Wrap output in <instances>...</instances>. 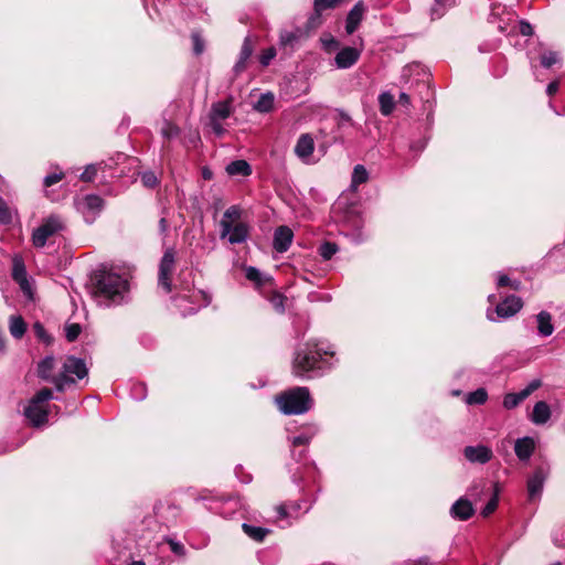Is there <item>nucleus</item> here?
<instances>
[{"label": "nucleus", "mask_w": 565, "mask_h": 565, "mask_svg": "<svg viewBox=\"0 0 565 565\" xmlns=\"http://www.w3.org/2000/svg\"><path fill=\"white\" fill-rule=\"evenodd\" d=\"M93 292L100 306H121L130 301V282L125 274L114 269H100L93 279Z\"/></svg>", "instance_id": "f257e3e1"}, {"label": "nucleus", "mask_w": 565, "mask_h": 565, "mask_svg": "<svg viewBox=\"0 0 565 565\" xmlns=\"http://www.w3.org/2000/svg\"><path fill=\"white\" fill-rule=\"evenodd\" d=\"M324 355H333V352L326 350L318 342L309 341L300 347L294 359L292 370L296 376L311 379L321 374V371L329 369L330 364Z\"/></svg>", "instance_id": "f03ea898"}, {"label": "nucleus", "mask_w": 565, "mask_h": 565, "mask_svg": "<svg viewBox=\"0 0 565 565\" xmlns=\"http://www.w3.org/2000/svg\"><path fill=\"white\" fill-rule=\"evenodd\" d=\"M53 398L52 390L43 387L29 399L23 408V415L33 427H41L47 423L50 401Z\"/></svg>", "instance_id": "7ed1b4c3"}, {"label": "nucleus", "mask_w": 565, "mask_h": 565, "mask_svg": "<svg viewBox=\"0 0 565 565\" xmlns=\"http://www.w3.org/2000/svg\"><path fill=\"white\" fill-rule=\"evenodd\" d=\"M278 408L286 415L303 414L312 407L307 387H295L276 397Z\"/></svg>", "instance_id": "20e7f679"}, {"label": "nucleus", "mask_w": 565, "mask_h": 565, "mask_svg": "<svg viewBox=\"0 0 565 565\" xmlns=\"http://www.w3.org/2000/svg\"><path fill=\"white\" fill-rule=\"evenodd\" d=\"M210 301L209 295L200 289L188 290V294L174 298L175 307L182 316L195 313L201 307H206Z\"/></svg>", "instance_id": "39448f33"}, {"label": "nucleus", "mask_w": 565, "mask_h": 565, "mask_svg": "<svg viewBox=\"0 0 565 565\" xmlns=\"http://www.w3.org/2000/svg\"><path fill=\"white\" fill-rule=\"evenodd\" d=\"M64 228L65 225L61 216L50 215L33 231L32 243L35 247H44L51 236L64 231Z\"/></svg>", "instance_id": "423d86ee"}, {"label": "nucleus", "mask_w": 565, "mask_h": 565, "mask_svg": "<svg viewBox=\"0 0 565 565\" xmlns=\"http://www.w3.org/2000/svg\"><path fill=\"white\" fill-rule=\"evenodd\" d=\"M75 207L86 223H93L104 207V200L96 194H87L75 199Z\"/></svg>", "instance_id": "0eeeda50"}, {"label": "nucleus", "mask_w": 565, "mask_h": 565, "mask_svg": "<svg viewBox=\"0 0 565 565\" xmlns=\"http://www.w3.org/2000/svg\"><path fill=\"white\" fill-rule=\"evenodd\" d=\"M220 226V237L226 238L230 244H243L249 236V226L244 222L233 224L230 220H221Z\"/></svg>", "instance_id": "6e6552de"}, {"label": "nucleus", "mask_w": 565, "mask_h": 565, "mask_svg": "<svg viewBox=\"0 0 565 565\" xmlns=\"http://www.w3.org/2000/svg\"><path fill=\"white\" fill-rule=\"evenodd\" d=\"M55 369V359L52 355L45 356L38 364V376L49 383L54 384L57 392H64L67 387V380L64 375L53 374Z\"/></svg>", "instance_id": "1a4fd4ad"}, {"label": "nucleus", "mask_w": 565, "mask_h": 565, "mask_svg": "<svg viewBox=\"0 0 565 565\" xmlns=\"http://www.w3.org/2000/svg\"><path fill=\"white\" fill-rule=\"evenodd\" d=\"M175 265V252L173 248H168L159 264L158 285L167 294L172 291L171 275Z\"/></svg>", "instance_id": "9d476101"}, {"label": "nucleus", "mask_w": 565, "mask_h": 565, "mask_svg": "<svg viewBox=\"0 0 565 565\" xmlns=\"http://www.w3.org/2000/svg\"><path fill=\"white\" fill-rule=\"evenodd\" d=\"M87 367L82 359L67 356L62 364L60 375L65 376V380H67V386H70L75 383V379H73L72 375L82 380L87 375Z\"/></svg>", "instance_id": "9b49d317"}, {"label": "nucleus", "mask_w": 565, "mask_h": 565, "mask_svg": "<svg viewBox=\"0 0 565 565\" xmlns=\"http://www.w3.org/2000/svg\"><path fill=\"white\" fill-rule=\"evenodd\" d=\"M548 475V469L537 467L533 475L527 479V495L530 501H535L541 498L544 482Z\"/></svg>", "instance_id": "f8f14e48"}, {"label": "nucleus", "mask_w": 565, "mask_h": 565, "mask_svg": "<svg viewBox=\"0 0 565 565\" xmlns=\"http://www.w3.org/2000/svg\"><path fill=\"white\" fill-rule=\"evenodd\" d=\"M542 385L541 380H532L525 388L518 393H508L503 397V407L507 409L515 408L520 403L527 398L534 391L540 388Z\"/></svg>", "instance_id": "ddd939ff"}, {"label": "nucleus", "mask_w": 565, "mask_h": 565, "mask_svg": "<svg viewBox=\"0 0 565 565\" xmlns=\"http://www.w3.org/2000/svg\"><path fill=\"white\" fill-rule=\"evenodd\" d=\"M463 456L471 463L484 465L492 459L493 451L486 445L467 446Z\"/></svg>", "instance_id": "4468645a"}, {"label": "nucleus", "mask_w": 565, "mask_h": 565, "mask_svg": "<svg viewBox=\"0 0 565 565\" xmlns=\"http://www.w3.org/2000/svg\"><path fill=\"white\" fill-rule=\"evenodd\" d=\"M523 306L520 297L514 295L508 296L504 300L497 305L495 313L498 318L508 319L518 313Z\"/></svg>", "instance_id": "2eb2a0df"}, {"label": "nucleus", "mask_w": 565, "mask_h": 565, "mask_svg": "<svg viewBox=\"0 0 565 565\" xmlns=\"http://www.w3.org/2000/svg\"><path fill=\"white\" fill-rule=\"evenodd\" d=\"M294 238V233L288 226H279L274 233L273 247L278 253H285L289 249Z\"/></svg>", "instance_id": "dca6fc26"}, {"label": "nucleus", "mask_w": 565, "mask_h": 565, "mask_svg": "<svg viewBox=\"0 0 565 565\" xmlns=\"http://www.w3.org/2000/svg\"><path fill=\"white\" fill-rule=\"evenodd\" d=\"M361 52L352 46H347L338 52L334 57V63L338 68L345 70L353 66L359 57Z\"/></svg>", "instance_id": "f3484780"}, {"label": "nucleus", "mask_w": 565, "mask_h": 565, "mask_svg": "<svg viewBox=\"0 0 565 565\" xmlns=\"http://www.w3.org/2000/svg\"><path fill=\"white\" fill-rule=\"evenodd\" d=\"M364 12L365 7L362 1L356 2L350 10L345 20V31L348 34H353L356 31L363 20Z\"/></svg>", "instance_id": "a211bd4d"}, {"label": "nucleus", "mask_w": 565, "mask_h": 565, "mask_svg": "<svg viewBox=\"0 0 565 565\" xmlns=\"http://www.w3.org/2000/svg\"><path fill=\"white\" fill-rule=\"evenodd\" d=\"M315 150V141L309 134H302L296 143L295 153L299 159L303 162H309V158L311 157Z\"/></svg>", "instance_id": "6ab92c4d"}, {"label": "nucleus", "mask_w": 565, "mask_h": 565, "mask_svg": "<svg viewBox=\"0 0 565 565\" xmlns=\"http://www.w3.org/2000/svg\"><path fill=\"white\" fill-rule=\"evenodd\" d=\"M475 513L471 502L466 498L458 499L450 508V515L454 519L466 521Z\"/></svg>", "instance_id": "aec40b11"}, {"label": "nucleus", "mask_w": 565, "mask_h": 565, "mask_svg": "<svg viewBox=\"0 0 565 565\" xmlns=\"http://www.w3.org/2000/svg\"><path fill=\"white\" fill-rule=\"evenodd\" d=\"M534 449L535 443L531 437L519 438L514 444L515 455L522 461L529 460Z\"/></svg>", "instance_id": "412c9836"}, {"label": "nucleus", "mask_w": 565, "mask_h": 565, "mask_svg": "<svg viewBox=\"0 0 565 565\" xmlns=\"http://www.w3.org/2000/svg\"><path fill=\"white\" fill-rule=\"evenodd\" d=\"M551 417V408L546 402H537L532 411L531 420L536 425L545 424Z\"/></svg>", "instance_id": "4be33fe9"}, {"label": "nucleus", "mask_w": 565, "mask_h": 565, "mask_svg": "<svg viewBox=\"0 0 565 565\" xmlns=\"http://www.w3.org/2000/svg\"><path fill=\"white\" fill-rule=\"evenodd\" d=\"M537 331L542 337H550L554 332L552 316L547 311H541L536 316Z\"/></svg>", "instance_id": "5701e85b"}, {"label": "nucleus", "mask_w": 565, "mask_h": 565, "mask_svg": "<svg viewBox=\"0 0 565 565\" xmlns=\"http://www.w3.org/2000/svg\"><path fill=\"white\" fill-rule=\"evenodd\" d=\"M230 175L248 177L252 174V167L246 160H234L225 168Z\"/></svg>", "instance_id": "b1692460"}, {"label": "nucleus", "mask_w": 565, "mask_h": 565, "mask_svg": "<svg viewBox=\"0 0 565 565\" xmlns=\"http://www.w3.org/2000/svg\"><path fill=\"white\" fill-rule=\"evenodd\" d=\"M242 529L244 533L255 542H263L267 534L270 533V530L266 527L256 526L248 523H243Z\"/></svg>", "instance_id": "393cba45"}, {"label": "nucleus", "mask_w": 565, "mask_h": 565, "mask_svg": "<svg viewBox=\"0 0 565 565\" xmlns=\"http://www.w3.org/2000/svg\"><path fill=\"white\" fill-rule=\"evenodd\" d=\"M9 330L13 338L21 339L26 331V323L21 316H11L9 320Z\"/></svg>", "instance_id": "a878e982"}, {"label": "nucleus", "mask_w": 565, "mask_h": 565, "mask_svg": "<svg viewBox=\"0 0 565 565\" xmlns=\"http://www.w3.org/2000/svg\"><path fill=\"white\" fill-rule=\"evenodd\" d=\"M12 277L20 285L22 290L25 291L26 288L29 287V282L26 279V270H25L24 264L22 262L14 260Z\"/></svg>", "instance_id": "bb28decb"}, {"label": "nucleus", "mask_w": 565, "mask_h": 565, "mask_svg": "<svg viewBox=\"0 0 565 565\" xmlns=\"http://www.w3.org/2000/svg\"><path fill=\"white\" fill-rule=\"evenodd\" d=\"M369 172L362 164H356L352 172L351 188L355 191L359 185L367 182Z\"/></svg>", "instance_id": "cd10ccee"}, {"label": "nucleus", "mask_w": 565, "mask_h": 565, "mask_svg": "<svg viewBox=\"0 0 565 565\" xmlns=\"http://www.w3.org/2000/svg\"><path fill=\"white\" fill-rule=\"evenodd\" d=\"M275 97L271 93H265L259 96L257 102L254 104V109L259 113H268L274 107Z\"/></svg>", "instance_id": "c85d7f7f"}, {"label": "nucleus", "mask_w": 565, "mask_h": 565, "mask_svg": "<svg viewBox=\"0 0 565 565\" xmlns=\"http://www.w3.org/2000/svg\"><path fill=\"white\" fill-rule=\"evenodd\" d=\"M231 115V106L226 102H218L213 104L211 110V119L222 120L228 118Z\"/></svg>", "instance_id": "c756f323"}, {"label": "nucleus", "mask_w": 565, "mask_h": 565, "mask_svg": "<svg viewBox=\"0 0 565 565\" xmlns=\"http://www.w3.org/2000/svg\"><path fill=\"white\" fill-rule=\"evenodd\" d=\"M301 509V502L282 504L277 508L279 519L298 518V511Z\"/></svg>", "instance_id": "7c9ffc66"}, {"label": "nucleus", "mask_w": 565, "mask_h": 565, "mask_svg": "<svg viewBox=\"0 0 565 565\" xmlns=\"http://www.w3.org/2000/svg\"><path fill=\"white\" fill-rule=\"evenodd\" d=\"M488 399V393L484 388L480 387L466 395L465 402L468 405H483Z\"/></svg>", "instance_id": "2f4dec72"}, {"label": "nucleus", "mask_w": 565, "mask_h": 565, "mask_svg": "<svg viewBox=\"0 0 565 565\" xmlns=\"http://www.w3.org/2000/svg\"><path fill=\"white\" fill-rule=\"evenodd\" d=\"M380 110L384 116H388L394 109V98L390 93H382L379 96Z\"/></svg>", "instance_id": "473e14b6"}, {"label": "nucleus", "mask_w": 565, "mask_h": 565, "mask_svg": "<svg viewBox=\"0 0 565 565\" xmlns=\"http://www.w3.org/2000/svg\"><path fill=\"white\" fill-rule=\"evenodd\" d=\"M339 250V247L335 243L333 242H323L320 246H319V255L324 259V260H330L335 254Z\"/></svg>", "instance_id": "72a5a7b5"}, {"label": "nucleus", "mask_w": 565, "mask_h": 565, "mask_svg": "<svg viewBox=\"0 0 565 565\" xmlns=\"http://www.w3.org/2000/svg\"><path fill=\"white\" fill-rule=\"evenodd\" d=\"M315 434H316V428H310L309 431H303V433L292 437L291 444L294 447L308 445Z\"/></svg>", "instance_id": "f704fd0d"}, {"label": "nucleus", "mask_w": 565, "mask_h": 565, "mask_svg": "<svg viewBox=\"0 0 565 565\" xmlns=\"http://www.w3.org/2000/svg\"><path fill=\"white\" fill-rule=\"evenodd\" d=\"M447 0H434V4L430 8V17L433 20L440 19L447 11Z\"/></svg>", "instance_id": "c9c22d12"}, {"label": "nucleus", "mask_w": 565, "mask_h": 565, "mask_svg": "<svg viewBox=\"0 0 565 565\" xmlns=\"http://www.w3.org/2000/svg\"><path fill=\"white\" fill-rule=\"evenodd\" d=\"M342 0H315V14L320 15L328 9L335 8Z\"/></svg>", "instance_id": "e433bc0d"}, {"label": "nucleus", "mask_w": 565, "mask_h": 565, "mask_svg": "<svg viewBox=\"0 0 565 565\" xmlns=\"http://www.w3.org/2000/svg\"><path fill=\"white\" fill-rule=\"evenodd\" d=\"M180 134V129L178 126L170 121H164L163 127L161 128V135L164 139H173L178 137Z\"/></svg>", "instance_id": "4c0bfd02"}, {"label": "nucleus", "mask_w": 565, "mask_h": 565, "mask_svg": "<svg viewBox=\"0 0 565 565\" xmlns=\"http://www.w3.org/2000/svg\"><path fill=\"white\" fill-rule=\"evenodd\" d=\"M559 55L557 52L548 51L542 54L541 56V64L545 68H550L554 64L559 62Z\"/></svg>", "instance_id": "58836bf2"}, {"label": "nucleus", "mask_w": 565, "mask_h": 565, "mask_svg": "<svg viewBox=\"0 0 565 565\" xmlns=\"http://www.w3.org/2000/svg\"><path fill=\"white\" fill-rule=\"evenodd\" d=\"M140 180L143 184V186L148 189H153L158 185L159 180L154 172L152 171H145L140 174Z\"/></svg>", "instance_id": "ea45409f"}, {"label": "nucleus", "mask_w": 565, "mask_h": 565, "mask_svg": "<svg viewBox=\"0 0 565 565\" xmlns=\"http://www.w3.org/2000/svg\"><path fill=\"white\" fill-rule=\"evenodd\" d=\"M130 395L136 401H142L147 396V387L143 383H134L130 388Z\"/></svg>", "instance_id": "a19ab883"}, {"label": "nucleus", "mask_w": 565, "mask_h": 565, "mask_svg": "<svg viewBox=\"0 0 565 565\" xmlns=\"http://www.w3.org/2000/svg\"><path fill=\"white\" fill-rule=\"evenodd\" d=\"M191 39H192V44H193V53L195 55L202 54L205 49V42L202 39L201 34L196 31L192 32Z\"/></svg>", "instance_id": "79ce46f5"}, {"label": "nucleus", "mask_w": 565, "mask_h": 565, "mask_svg": "<svg viewBox=\"0 0 565 565\" xmlns=\"http://www.w3.org/2000/svg\"><path fill=\"white\" fill-rule=\"evenodd\" d=\"M82 332V328L78 323H70L65 327V337L67 341H75Z\"/></svg>", "instance_id": "37998d69"}, {"label": "nucleus", "mask_w": 565, "mask_h": 565, "mask_svg": "<svg viewBox=\"0 0 565 565\" xmlns=\"http://www.w3.org/2000/svg\"><path fill=\"white\" fill-rule=\"evenodd\" d=\"M33 331L35 337L41 340L42 342L50 344L52 342V338L47 334L45 331V328L41 322H35L33 324Z\"/></svg>", "instance_id": "c03bdc74"}, {"label": "nucleus", "mask_w": 565, "mask_h": 565, "mask_svg": "<svg viewBox=\"0 0 565 565\" xmlns=\"http://www.w3.org/2000/svg\"><path fill=\"white\" fill-rule=\"evenodd\" d=\"M285 300H286V298L281 294H278V292H274L271 295V297L269 298V301H270L273 308L277 312L285 311Z\"/></svg>", "instance_id": "a18cd8bd"}, {"label": "nucleus", "mask_w": 565, "mask_h": 565, "mask_svg": "<svg viewBox=\"0 0 565 565\" xmlns=\"http://www.w3.org/2000/svg\"><path fill=\"white\" fill-rule=\"evenodd\" d=\"M275 56H276L275 47H268V49L264 50L262 52V54L259 55V63L263 66H268Z\"/></svg>", "instance_id": "49530a36"}, {"label": "nucleus", "mask_w": 565, "mask_h": 565, "mask_svg": "<svg viewBox=\"0 0 565 565\" xmlns=\"http://www.w3.org/2000/svg\"><path fill=\"white\" fill-rule=\"evenodd\" d=\"M11 213L8 209L6 201L0 196V222L9 224L11 222Z\"/></svg>", "instance_id": "de8ad7c7"}, {"label": "nucleus", "mask_w": 565, "mask_h": 565, "mask_svg": "<svg viewBox=\"0 0 565 565\" xmlns=\"http://www.w3.org/2000/svg\"><path fill=\"white\" fill-rule=\"evenodd\" d=\"M241 217V209L237 205L230 206L223 214L222 220H230L232 223Z\"/></svg>", "instance_id": "09e8293b"}, {"label": "nucleus", "mask_w": 565, "mask_h": 565, "mask_svg": "<svg viewBox=\"0 0 565 565\" xmlns=\"http://www.w3.org/2000/svg\"><path fill=\"white\" fill-rule=\"evenodd\" d=\"M245 276L250 281H254L256 284L262 282V273L255 267H247L245 270Z\"/></svg>", "instance_id": "8fccbe9b"}, {"label": "nucleus", "mask_w": 565, "mask_h": 565, "mask_svg": "<svg viewBox=\"0 0 565 565\" xmlns=\"http://www.w3.org/2000/svg\"><path fill=\"white\" fill-rule=\"evenodd\" d=\"M252 53H253L252 42H250L249 38H245V40L242 44V47H241L239 56L243 57V60H249V57L252 56Z\"/></svg>", "instance_id": "3c124183"}, {"label": "nucleus", "mask_w": 565, "mask_h": 565, "mask_svg": "<svg viewBox=\"0 0 565 565\" xmlns=\"http://www.w3.org/2000/svg\"><path fill=\"white\" fill-rule=\"evenodd\" d=\"M97 173V168L95 164H88L85 170L82 172L81 174V180L85 181V182H89L92 181L95 175Z\"/></svg>", "instance_id": "603ef678"}, {"label": "nucleus", "mask_w": 565, "mask_h": 565, "mask_svg": "<svg viewBox=\"0 0 565 565\" xmlns=\"http://www.w3.org/2000/svg\"><path fill=\"white\" fill-rule=\"evenodd\" d=\"M170 550L178 556H183L185 554L184 545L175 540L168 539L167 540Z\"/></svg>", "instance_id": "864d4df0"}, {"label": "nucleus", "mask_w": 565, "mask_h": 565, "mask_svg": "<svg viewBox=\"0 0 565 565\" xmlns=\"http://www.w3.org/2000/svg\"><path fill=\"white\" fill-rule=\"evenodd\" d=\"M63 173L62 172H54V173H51V174H47L45 178H44V181H43V184L45 188H50L52 186L53 184L60 182L62 179H63Z\"/></svg>", "instance_id": "5fc2aeb1"}, {"label": "nucleus", "mask_w": 565, "mask_h": 565, "mask_svg": "<svg viewBox=\"0 0 565 565\" xmlns=\"http://www.w3.org/2000/svg\"><path fill=\"white\" fill-rule=\"evenodd\" d=\"M210 126H211L212 131L217 137H221V136L224 135L225 129H224L223 125L221 124V120H216V119H211L210 118Z\"/></svg>", "instance_id": "6e6d98bb"}, {"label": "nucleus", "mask_w": 565, "mask_h": 565, "mask_svg": "<svg viewBox=\"0 0 565 565\" xmlns=\"http://www.w3.org/2000/svg\"><path fill=\"white\" fill-rule=\"evenodd\" d=\"M498 507V498L494 495L488 503L487 505L483 508L482 510V514L484 516H488L490 515L491 513L494 512V510L497 509Z\"/></svg>", "instance_id": "4d7b16f0"}, {"label": "nucleus", "mask_w": 565, "mask_h": 565, "mask_svg": "<svg viewBox=\"0 0 565 565\" xmlns=\"http://www.w3.org/2000/svg\"><path fill=\"white\" fill-rule=\"evenodd\" d=\"M247 61L248 60H243V57L238 56V60H237V62L235 63V65L233 67V72L236 75H238L242 72H244L246 70V66H247Z\"/></svg>", "instance_id": "13d9d810"}, {"label": "nucleus", "mask_w": 565, "mask_h": 565, "mask_svg": "<svg viewBox=\"0 0 565 565\" xmlns=\"http://www.w3.org/2000/svg\"><path fill=\"white\" fill-rule=\"evenodd\" d=\"M520 33L524 36H530L533 34V26L529 22L521 21Z\"/></svg>", "instance_id": "bf43d9fd"}, {"label": "nucleus", "mask_w": 565, "mask_h": 565, "mask_svg": "<svg viewBox=\"0 0 565 565\" xmlns=\"http://www.w3.org/2000/svg\"><path fill=\"white\" fill-rule=\"evenodd\" d=\"M322 43L327 50L337 49L339 46V42L333 36L322 39Z\"/></svg>", "instance_id": "052dcab7"}, {"label": "nucleus", "mask_w": 565, "mask_h": 565, "mask_svg": "<svg viewBox=\"0 0 565 565\" xmlns=\"http://www.w3.org/2000/svg\"><path fill=\"white\" fill-rule=\"evenodd\" d=\"M296 39L295 34L292 32H284L280 34V43L282 45H287L291 43Z\"/></svg>", "instance_id": "680f3d73"}, {"label": "nucleus", "mask_w": 565, "mask_h": 565, "mask_svg": "<svg viewBox=\"0 0 565 565\" xmlns=\"http://www.w3.org/2000/svg\"><path fill=\"white\" fill-rule=\"evenodd\" d=\"M559 83L557 81L551 82L546 87V94L553 96L558 90Z\"/></svg>", "instance_id": "e2e57ef3"}, {"label": "nucleus", "mask_w": 565, "mask_h": 565, "mask_svg": "<svg viewBox=\"0 0 565 565\" xmlns=\"http://www.w3.org/2000/svg\"><path fill=\"white\" fill-rule=\"evenodd\" d=\"M510 284H511V279L507 275L500 274L498 276V280H497L498 287L510 286Z\"/></svg>", "instance_id": "0e129e2a"}, {"label": "nucleus", "mask_w": 565, "mask_h": 565, "mask_svg": "<svg viewBox=\"0 0 565 565\" xmlns=\"http://www.w3.org/2000/svg\"><path fill=\"white\" fill-rule=\"evenodd\" d=\"M168 222H167V218L166 217H161L160 221H159V230H160V233L161 234H166L167 231H168Z\"/></svg>", "instance_id": "69168bd1"}, {"label": "nucleus", "mask_w": 565, "mask_h": 565, "mask_svg": "<svg viewBox=\"0 0 565 565\" xmlns=\"http://www.w3.org/2000/svg\"><path fill=\"white\" fill-rule=\"evenodd\" d=\"M411 96L407 93L402 92L398 96V102L403 105H408Z\"/></svg>", "instance_id": "338daca9"}, {"label": "nucleus", "mask_w": 565, "mask_h": 565, "mask_svg": "<svg viewBox=\"0 0 565 565\" xmlns=\"http://www.w3.org/2000/svg\"><path fill=\"white\" fill-rule=\"evenodd\" d=\"M344 124H351V117L344 113H341L339 126H343Z\"/></svg>", "instance_id": "774afa93"}]
</instances>
